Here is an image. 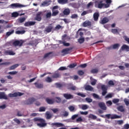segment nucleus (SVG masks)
Wrapping results in <instances>:
<instances>
[{
  "instance_id": "obj_1",
  "label": "nucleus",
  "mask_w": 129,
  "mask_h": 129,
  "mask_svg": "<svg viewBox=\"0 0 129 129\" xmlns=\"http://www.w3.org/2000/svg\"><path fill=\"white\" fill-rule=\"evenodd\" d=\"M34 121H39L41 123H38L37 125L40 127H45L47 125V123L45 122V121L44 119L36 117L33 119Z\"/></svg>"
},
{
  "instance_id": "obj_2",
  "label": "nucleus",
  "mask_w": 129,
  "mask_h": 129,
  "mask_svg": "<svg viewBox=\"0 0 129 129\" xmlns=\"http://www.w3.org/2000/svg\"><path fill=\"white\" fill-rule=\"evenodd\" d=\"M101 88L102 95V96H104L106 93H107V86H105V85H102L101 84H99L97 86V88Z\"/></svg>"
},
{
  "instance_id": "obj_3",
  "label": "nucleus",
  "mask_w": 129,
  "mask_h": 129,
  "mask_svg": "<svg viewBox=\"0 0 129 129\" xmlns=\"http://www.w3.org/2000/svg\"><path fill=\"white\" fill-rule=\"evenodd\" d=\"M103 3V1H98L95 2V7L98 9H105V4L102 3Z\"/></svg>"
},
{
  "instance_id": "obj_4",
  "label": "nucleus",
  "mask_w": 129,
  "mask_h": 129,
  "mask_svg": "<svg viewBox=\"0 0 129 129\" xmlns=\"http://www.w3.org/2000/svg\"><path fill=\"white\" fill-rule=\"evenodd\" d=\"M35 101H36V99L34 97H31L25 100L24 103L26 105H31V104H33Z\"/></svg>"
},
{
  "instance_id": "obj_5",
  "label": "nucleus",
  "mask_w": 129,
  "mask_h": 129,
  "mask_svg": "<svg viewBox=\"0 0 129 129\" xmlns=\"http://www.w3.org/2000/svg\"><path fill=\"white\" fill-rule=\"evenodd\" d=\"M106 117L108 118V119H109V118H111V119H115L116 118H120V116L117 115L116 114H107L105 115Z\"/></svg>"
},
{
  "instance_id": "obj_6",
  "label": "nucleus",
  "mask_w": 129,
  "mask_h": 129,
  "mask_svg": "<svg viewBox=\"0 0 129 129\" xmlns=\"http://www.w3.org/2000/svg\"><path fill=\"white\" fill-rule=\"evenodd\" d=\"M43 16L42 12H39L36 14V17L34 18L35 21H37V22H41L42 21V16Z\"/></svg>"
},
{
  "instance_id": "obj_7",
  "label": "nucleus",
  "mask_w": 129,
  "mask_h": 129,
  "mask_svg": "<svg viewBox=\"0 0 129 129\" xmlns=\"http://www.w3.org/2000/svg\"><path fill=\"white\" fill-rule=\"evenodd\" d=\"M71 50H73V47H69L63 49L61 51L62 56H65V55H67V54H69V51H71Z\"/></svg>"
},
{
  "instance_id": "obj_8",
  "label": "nucleus",
  "mask_w": 129,
  "mask_h": 129,
  "mask_svg": "<svg viewBox=\"0 0 129 129\" xmlns=\"http://www.w3.org/2000/svg\"><path fill=\"white\" fill-rule=\"evenodd\" d=\"M23 44H24V41L22 40H15L13 42V45L15 46V47H17V46L22 47L23 46Z\"/></svg>"
},
{
  "instance_id": "obj_9",
  "label": "nucleus",
  "mask_w": 129,
  "mask_h": 129,
  "mask_svg": "<svg viewBox=\"0 0 129 129\" xmlns=\"http://www.w3.org/2000/svg\"><path fill=\"white\" fill-rule=\"evenodd\" d=\"M24 94L21 92H16L13 94L10 93L9 94V97H17V96H22Z\"/></svg>"
},
{
  "instance_id": "obj_10",
  "label": "nucleus",
  "mask_w": 129,
  "mask_h": 129,
  "mask_svg": "<svg viewBox=\"0 0 129 129\" xmlns=\"http://www.w3.org/2000/svg\"><path fill=\"white\" fill-rule=\"evenodd\" d=\"M98 106L100 107L102 110H106L107 108L106 107V105L104 102H100L98 103Z\"/></svg>"
},
{
  "instance_id": "obj_11",
  "label": "nucleus",
  "mask_w": 129,
  "mask_h": 129,
  "mask_svg": "<svg viewBox=\"0 0 129 129\" xmlns=\"http://www.w3.org/2000/svg\"><path fill=\"white\" fill-rule=\"evenodd\" d=\"M63 96L66 99H73V98H74V96H73V95L68 93L63 94Z\"/></svg>"
},
{
  "instance_id": "obj_12",
  "label": "nucleus",
  "mask_w": 129,
  "mask_h": 129,
  "mask_svg": "<svg viewBox=\"0 0 129 129\" xmlns=\"http://www.w3.org/2000/svg\"><path fill=\"white\" fill-rule=\"evenodd\" d=\"M11 7H12L13 9H14V8H24V7H25V6H24L20 3H15V4H11Z\"/></svg>"
},
{
  "instance_id": "obj_13",
  "label": "nucleus",
  "mask_w": 129,
  "mask_h": 129,
  "mask_svg": "<svg viewBox=\"0 0 129 129\" xmlns=\"http://www.w3.org/2000/svg\"><path fill=\"white\" fill-rule=\"evenodd\" d=\"M91 22L89 20H86L83 23V27L86 28V27H91Z\"/></svg>"
},
{
  "instance_id": "obj_14",
  "label": "nucleus",
  "mask_w": 129,
  "mask_h": 129,
  "mask_svg": "<svg viewBox=\"0 0 129 129\" xmlns=\"http://www.w3.org/2000/svg\"><path fill=\"white\" fill-rule=\"evenodd\" d=\"M35 24H36V22H34V21L27 22L24 24V26L25 27H30V26H34Z\"/></svg>"
},
{
  "instance_id": "obj_15",
  "label": "nucleus",
  "mask_w": 129,
  "mask_h": 129,
  "mask_svg": "<svg viewBox=\"0 0 129 129\" xmlns=\"http://www.w3.org/2000/svg\"><path fill=\"white\" fill-rule=\"evenodd\" d=\"M45 101L48 103V104H54L55 101L53 99H49V98H46L45 99Z\"/></svg>"
},
{
  "instance_id": "obj_16",
  "label": "nucleus",
  "mask_w": 129,
  "mask_h": 129,
  "mask_svg": "<svg viewBox=\"0 0 129 129\" xmlns=\"http://www.w3.org/2000/svg\"><path fill=\"white\" fill-rule=\"evenodd\" d=\"M109 22V20L107 17H104L103 18L101 22H100V24H102V25H104V24H106V23H108Z\"/></svg>"
},
{
  "instance_id": "obj_17",
  "label": "nucleus",
  "mask_w": 129,
  "mask_h": 129,
  "mask_svg": "<svg viewBox=\"0 0 129 129\" xmlns=\"http://www.w3.org/2000/svg\"><path fill=\"white\" fill-rule=\"evenodd\" d=\"M105 1L106 3V4H105V9H107V8H109L112 1L111 0H105Z\"/></svg>"
},
{
  "instance_id": "obj_18",
  "label": "nucleus",
  "mask_w": 129,
  "mask_h": 129,
  "mask_svg": "<svg viewBox=\"0 0 129 129\" xmlns=\"http://www.w3.org/2000/svg\"><path fill=\"white\" fill-rule=\"evenodd\" d=\"M85 89L87 91H93V87L88 85L85 86Z\"/></svg>"
},
{
  "instance_id": "obj_19",
  "label": "nucleus",
  "mask_w": 129,
  "mask_h": 129,
  "mask_svg": "<svg viewBox=\"0 0 129 129\" xmlns=\"http://www.w3.org/2000/svg\"><path fill=\"white\" fill-rule=\"evenodd\" d=\"M51 125H52V126H55L56 127H60V126H63L64 124L61 123L54 122L51 123Z\"/></svg>"
},
{
  "instance_id": "obj_20",
  "label": "nucleus",
  "mask_w": 129,
  "mask_h": 129,
  "mask_svg": "<svg viewBox=\"0 0 129 129\" xmlns=\"http://www.w3.org/2000/svg\"><path fill=\"white\" fill-rule=\"evenodd\" d=\"M121 50H122V51L126 50L127 52H129V46L127 45L123 44L121 47Z\"/></svg>"
},
{
  "instance_id": "obj_21",
  "label": "nucleus",
  "mask_w": 129,
  "mask_h": 129,
  "mask_svg": "<svg viewBox=\"0 0 129 129\" xmlns=\"http://www.w3.org/2000/svg\"><path fill=\"white\" fill-rule=\"evenodd\" d=\"M0 99H8V97L4 92L0 93Z\"/></svg>"
},
{
  "instance_id": "obj_22",
  "label": "nucleus",
  "mask_w": 129,
  "mask_h": 129,
  "mask_svg": "<svg viewBox=\"0 0 129 129\" xmlns=\"http://www.w3.org/2000/svg\"><path fill=\"white\" fill-rule=\"evenodd\" d=\"M5 54L6 55H16V53L14 52L13 51H10V50H6L5 51Z\"/></svg>"
},
{
  "instance_id": "obj_23",
  "label": "nucleus",
  "mask_w": 129,
  "mask_h": 129,
  "mask_svg": "<svg viewBox=\"0 0 129 129\" xmlns=\"http://www.w3.org/2000/svg\"><path fill=\"white\" fill-rule=\"evenodd\" d=\"M93 18L94 21H98V18H99V14H98V13H95L93 15Z\"/></svg>"
},
{
  "instance_id": "obj_24",
  "label": "nucleus",
  "mask_w": 129,
  "mask_h": 129,
  "mask_svg": "<svg viewBox=\"0 0 129 129\" xmlns=\"http://www.w3.org/2000/svg\"><path fill=\"white\" fill-rule=\"evenodd\" d=\"M52 29H53V27L48 26L45 28L44 32H46V33H50Z\"/></svg>"
},
{
  "instance_id": "obj_25",
  "label": "nucleus",
  "mask_w": 129,
  "mask_h": 129,
  "mask_svg": "<svg viewBox=\"0 0 129 129\" xmlns=\"http://www.w3.org/2000/svg\"><path fill=\"white\" fill-rule=\"evenodd\" d=\"M19 66L20 64H14L10 67L9 70H15V69H16V68H17V67H19Z\"/></svg>"
},
{
  "instance_id": "obj_26",
  "label": "nucleus",
  "mask_w": 129,
  "mask_h": 129,
  "mask_svg": "<svg viewBox=\"0 0 129 129\" xmlns=\"http://www.w3.org/2000/svg\"><path fill=\"white\" fill-rule=\"evenodd\" d=\"M52 12V17H56V16L59 14V11L58 10H53Z\"/></svg>"
},
{
  "instance_id": "obj_27",
  "label": "nucleus",
  "mask_w": 129,
  "mask_h": 129,
  "mask_svg": "<svg viewBox=\"0 0 129 129\" xmlns=\"http://www.w3.org/2000/svg\"><path fill=\"white\" fill-rule=\"evenodd\" d=\"M34 85H35L36 87H37V88L41 89V88H43V87L42 84L35 83Z\"/></svg>"
},
{
  "instance_id": "obj_28",
  "label": "nucleus",
  "mask_w": 129,
  "mask_h": 129,
  "mask_svg": "<svg viewBox=\"0 0 129 129\" xmlns=\"http://www.w3.org/2000/svg\"><path fill=\"white\" fill-rule=\"evenodd\" d=\"M90 13H92V10H88L86 11H83L82 12V13L81 14V16H85L86 15H87V14H90Z\"/></svg>"
},
{
  "instance_id": "obj_29",
  "label": "nucleus",
  "mask_w": 129,
  "mask_h": 129,
  "mask_svg": "<svg viewBox=\"0 0 129 129\" xmlns=\"http://www.w3.org/2000/svg\"><path fill=\"white\" fill-rule=\"evenodd\" d=\"M25 33H26V31L25 30H18L15 32L16 35H23V34H25Z\"/></svg>"
},
{
  "instance_id": "obj_30",
  "label": "nucleus",
  "mask_w": 129,
  "mask_h": 129,
  "mask_svg": "<svg viewBox=\"0 0 129 129\" xmlns=\"http://www.w3.org/2000/svg\"><path fill=\"white\" fill-rule=\"evenodd\" d=\"M58 3L61 5H65V4L68 3V0H58Z\"/></svg>"
},
{
  "instance_id": "obj_31",
  "label": "nucleus",
  "mask_w": 129,
  "mask_h": 129,
  "mask_svg": "<svg viewBox=\"0 0 129 129\" xmlns=\"http://www.w3.org/2000/svg\"><path fill=\"white\" fill-rule=\"evenodd\" d=\"M19 15L20 14H19V13H18L17 12H15L12 14V17L13 18H18V17H19Z\"/></svg>"
},
{
  "instance_id": "obj_32",
  "label": "nucleus",
  "mask_w": 129,
  "mask_h": 129,
  "mask_svg": "<svg viewBox=\"0 0 129 129\" xmlns=\"http://www.w3.org/2000/svg\"><path fill=\"white\" fill-rule=\"evenodd\" d=\"M13 33H15V30H12L7 32L6 36L7 37H9V36H11V35H13Z\"/></svg>"
},
{
  "instance_id": "obj_33",
  "label": "nucleus",
  "mask_w": 129,
  "mask_h": 129,
  "mask_svg": "<svg viewBox=\"0 0 129 129\" xmlns=\"http://www.w3.org/2000/svg\"><path fill=\"white\" fill-rule=\"evenodd\" d=\"M117 109L118 111H120V112H124V108L123 106H119L117 107Z\"/></svg>"
},
{
  "instance_id": "obj_34",
  "label": "nucleus",
  "mask_w": 129,
  "mask_h": 129,
  "mask_svg": "<svg viewBox=\"0 0 129 129\" xmlns=\"http://www.w3.org/2000/svg\"><path fill=\"white\" fill-rule=\"evenodd\" d=\"M60 74H59V73H54L52 77V78H59V77H60Z\"/></svg>"
},
{
  "instance_id": "obj_35",
  "label": "nucleus",
  "mask_w": 129,
  "mask_h": 129,
  "mask_svg": "<svg viewBox=\"0 0 129 129\" xmlns=\"http://www.w3.org/2000/svg\"><path fill=\"white\" fill-rule=\"evenodd\" d=\"M85 41V38L84 37H81L78 39V42L80 44H82L83 43H84Z\"/></svg>"
},
{
  "instance_id": "obj_36",
  "label": "nucleus",
  "mask_w": 129,
  "mask_h": 129,
  "mask_svg": "<svg viewBox=\"0 0 129 129\" xmlns=\"http://www.w3.org/2000/svg\"><path fill=\"white\" fill-rule=\"evenodd\" d=\"M60 29H61V30L62 29H64V26H62L60 25H57L55 27V30H60Z\"/></svg>"
},
{
  "instance_id": "obj_37",
  "label": "nucleus",
  "mask_w": 129,
  "mask_h": 129,
  "mask_svg": "<svg viewBox=\"0 0 129 129\" xmlns=\"http://www.w3.org/2000/svg\"><path fill=\"white\" fill-rule=\"evenodd\" d=\"M39 112H43L44 111H46V107H40L39 109Z\"/></svg>"
},
{
  "instance_id": "obj_38",
  "label": "nucleus",
  "mask_w": 129,
  "mask_h": 129,
  "mask_svg": "<svg viewBox=\"0 0 129 129\" xmlns=\"http://www.w3.org/2000/svg\"><path fill=\"white\" fill-rule=\"evenodd\" d=\"M63 14L64 15L68 16V15H69V14H70V10L69 9H65L63 11Z\"/></svg>"
},
{
  "instance_id": "obj_39",
  "label": "nucleus",
  "mask_w": 129,
  "mask_h": 129,
  "mask_svg": "<svg viewBox=\"0 0 129 129\" xmlns=\"http://www.w3.org/2000/svg\"><path fill=\"white\" fill-rule=\"evenodd\" d=\"M88 108V105L86 104H83L82 105L81 109H83V110H86Z\"/></svg>"
},
{
  "instance_id": "obj_40",
  "label": "nucleus",
  "mask_w": 129,
  "mask_h": 129,
  "mask_svg": "<svg viewBox=\"0 0 129 129\" xmlns=\"http://www.w3.org/2000/svg\"><path fill=\"white\" fill-rule=\"evenodd\" d=\"M89 118H92V119H96L97 118V117L92 114H90L89 115Z\"/></svg>"
},
{
  "instance_id": "obj_41",
  "label": "nucleus",
  "mask_w": 129,
  "mask_h": 129,
  "mask_svg": "<svg viewBox=\"0 0 129 129\" xmlns=\"http://www.w3.org/2000/svg\"><path fill=\"white\" fill-rule=\"evenodd\" d=\"M55 99V102H56L57 103H60L61 101H62V100H61V98L59 97H56Z\"/></svg>"
},
{
  "instance_id": "obj_42",
  "label": "nucleus",
  "mask_w": 129,
  "mask_h": 129,
  "mask_svg": "<svg viewBox=\"0 0 129 129\" xmlns=\"http://www.w3.org/2000/svg\"><path fill=\"white\" fill-rule=\"evenodd\" d=\"M70 5L74 9H77L78 8V5L76 3H71Z\"/></svg>"
},
{
  "instance_id": "obj_43",
  "label": "nucleus",
  "mask_w": 129,
  "mask_h": 129,
  "mask_svg": "<svg viewBox=\"0 0 129 129\" xmlns=\"http://www.w3.org/2000/svg\"><path fill=\"white\" fill-rule=\"evenodd\" d=\"M119 47V44L116 43L112 45V48L114 49H118Z\"/></svg>"
},
{
  "instance_id": "obj_44",
  "label": "nucleus",
  "mask_w": 129,
  "mask_h": 129,
  "mask_svg": "<svg viewBox=\"0 0 129 129\" xmlns=\"http://www.w3.org/2000/svg\"><path fill=\"white\" fill-rule=\"evenodd\" d=\"M52 17V13H51V11H49V12L47 13L46 15V18L47 19H49Z\"/></svg>"
},
{
  "instance_id": "obj_45",
  "label": "nucleus",
  "mask_w": 129,
  "mask_h": 129,
  "mask_svg": "<svg viewBox=\"0 0 129 129\" xmlns=\"http://www.w3.org/2000/svg\"><path fill=\"white\" fill-rule=\"evenodd\" d=\"M91 73H93V74L98 73V70L97 69H93L91 71Z\"/></svg>"
},
{
  "instance_id": "obj_46",
  "label": "nucleus",
  "mask_w": 129,
  "mask_h": 129,
  "mask_svg": "<svg viewBox=\"0 0 129 129\" xmlns=\"http://www.w3.org/2000/svg\"><path fill=\"white\" fill-rule=\"evenodd\" d=\"M52 53H53V52H52L47 53L45 54H44L43 58L45 59V58L49 57V56H50V55H51V54H52Z\"/></svg>"
},
{
  "instance_id": "obj_47",
  "label": "nucleus",
  "mask_w": 129,
  "mask_h": 129,
  "mask_svg": "<svg viewBox=\"0 0 129 129\" xmlns=\"http://www.w3.org/2000/svg\"><path fill=\"white\" fill-rule=\"evenodd\" d=\"M111 33H113V34H117L118 33V30L116 29H112L111 30Z\"/></svg>"
},
{
  "instance_id": "obj_48",
  "label": "nucleus",
  "mask_w": 129,
  "mask_h": 129,
  "mask_svg": "<svg viewBox=\"0 0 129 129\" xmlns=\"http://www.w3.org/2000/svg\"><path fill=\"white\" fill-rule=\"evenodd\" d=\"M78 74L80 75V76H82L84 74V72L82 70H79L78 72Z\"/></svg>"
},
{
  "instance_id": "obj_49",
  "label": "nucleus",
  "mask_w": 129,
  "mask_h": 129,
  "mask_svg": "<svg viewBox=\"0 0 129 129\" xmlns=\"http://www.w3.org/2000/svg\"><path fill=\"white\" fill-rule=\"evenodd\" d=\"M106 104L107 106H110L111 105H112V102H111V101H107L106 102Z\"/></svg>"
},
{
  "instance_id": "obj_50",
  "label": "nucleus",
  "mask_w": 129,
  "mask_h": 129,
  "mask_svg": "<svg viewBox=\"0 0 129 129\" xmlns=\"http://www.w3.org/2000/svg\"><path fill=\"white\" fill-rule=\"evenodd\" d=\"M45 81L48 83L52 82V79H51V78L49 77H47L45 79Z\"/></svg>"
},
{
  "instance_id": "obj_51",
  "label": "nucleus",
  "mask_w": 129,
  "mask_h": 129,
  "mask_svg": "<svg viewBox=\"0 0 129 129\" xmlns=\"http://www.w3.org/2000/svg\"><path fill=\"white\" fill-rule=\"evenodd\" d=\"M85 100L87 102H88V103H90V102H92V99L90 98H86L85 99Z\"/></svg>"
},
{
  "instance_id": "obj_52",
  "label": "nucleus",
  "mask_w": 129,
  "mask_h": 129,
  "mask_svg": "<svg viewBox=\"0 0 129 129\" xmlns=\"http://www.w3.org/2000/svg\"><path fill=\"white\" fill-rule=\"evenodd\" d=\"M69 109L70 110V111H74V110L75 109V107L73 106H70L69 107Z\"/></svg>"
},
{
  "instance_id": "obj_53",
  "label": "nucleus",
  "mask_w": 129,
  "mask_h": 129,
  "mask_svg": "<svg viewBox=\"0 0 129 129\" xmlns=\"http://www.w3.org/2000/svg\"><path fill=\"white\" fill-rule=\"evenodd\" d=\"M18 73V72L17 71H13V72H10L8 73L9 74H10V75H15Z\"/></svg>"
},
{
  "instance_id": "obj_54",
  "label": "nucleus",
  "mask_w": 129,
  "mask_h": 129,
  "mask_svg": "<svg viewBox=\"0 0 129 129\" xmlns=\"http://www.w3.org/2000/svg\"><path fill=\"white\" fill-rule=\"evenodd\" d=\"M112 97V94L111 93H109L105 97V98H111Z\"/></svg>"
},
{
  "instance_id": "obj_55",
  "label": "nucleus",
  "mask_w": 129,
  "mask_h": 129,
  "mask_svg": "<svg viewBox=\"0 0 129 129\" xmlns=\"http://www.w3.org/2000/svg\"><path fill=\"white\" fill-rule=\"evenodd\" d=\"M71 18V19H77V18H78V15H77V14H73Z\"/></svg>"
},
{
  "instance_id": "obj_56",
  "label": "nucleus",
  "mask_w": 129,
  "mask_h": 129,
  "mask_svg": "<svg viewBox=\"0 0 129 129\" xmlns=\"http://www.w3.org/2000/svg\"><path fill=\"white\" fill-rule=\"evenodd\" d=\"M76 94L77 95H79V96H81V97H85L86 96V95L81 93H77Z\"/></svg>"
},
{
  "instance_id": "obj_57",
  "label": "nucleus",
  "mask_w": 129,
  "mask_h": 129,
  "mask_svg": "<svg viewBox=\"0 0 129 129\" xmlns=\"http://www.w3.org/2000/svg\"><path fill=\"white\" fill-rule=\"evenodd\" d=\"M14 121L18 124H20V123H21V121H20V120H19L18 118H14Z\"/></svg>"
},
{
  "instance_id": "obj_58",
  "label": "nucleus",
  "mask_w": 129,
  "mask_h": 129,
  "mask_svg": "<svg viewBox=\"0 0 129 129\" xmlns=\"http://www.w3.org/2000/svg\"><path fill=\"white\" fill-rule=\"evenodd\" d=\"M17 116H22L23 114H22V112L20 111L17 110Z\"/></svg>"
},
{
  "instance_id": "obj_59",
  "label": "nucleus",
  "mask_w": 129,
  "mask_h": 129,
  "mask_svg": "<svg viewBox=\"0 0 129 129\" xmlns=\"http://www.w3.org/2000/svg\"><path fill=\"white\" fill-rule=\"evenodd\" d=\"M25 21H26V18H25V17L23 18H21L19 19V22L20 23H24V22H25Z\"/></svg>"
},
{
  "instance_id": "obj_60",
  "label": "nucleus",
  "mask_w": 129,
  "mask_h": 129,
  "mask_svg": "<svg viewBox=\"0 0 129 129\" xmlns=\"http://www.w3.org/2000/svg\"><path fill=\"white\" fill-rule=\"evenodd\" d=\"M124 102L125 103V104L128 106V105H129V100L126 99H124Z\"/></svg>"
},
{
  "instance_id": "obj_61",
  "label": "nucleus",
  "mask_w": 129,
  "mask_h": 129,
  "mask_svg": "<svg viewBox=\"0 0 129 129\" xmlns=\"http://www.w3.org/2000/svg\"><path fill=\"white\" fill-rule=\"evenodd\" d=\"M112 102L113 103H117L118 102H119V99H114L112 100Z\"/></svg>"
},
{
  "instance_id": "obj_62",
  "label": "nucleus",
  "mask_w": 129,
  "mask_h": 129,
  "mask_svg": "<svg viewBox=\"0 0 129 129\" xmlns=\"http://www.w3.org/2000/svg\"><path fill=\"white\" fill-rule=\"evenodd\" d=\"M93 6V2H90L87 6V8H89L91 7H92Z\"/></svg>"
},
{
  "instance_id": "obj_63",
  "label": "nucleus",
  "mask_w": 129,
  "mask_h": 129,
  "mask_svg": "<svg viewBox=\"0 0 129 129\" xmlns=\"http://www.w3.org/2000/svg\"><path fill=\"white\" fill-rule=\"evenodd\" d=\"M77 64H74V63H73V64H71L69 66V67L70 68H74V67H76V66H77Z\"/></svg>"
},
{
  "instance_id": "obj_64",
  "label": "nucleus",
  "mask_w": 129,
  "mask_h": 129,
  "mask_svg": "<svg viewBox=\"0 0 129 129\" xmlns=\"http://www.w3.org/2000/svg\"><path fill=\"white\" fill-rule=\"evenodd\" d=\"M83 119L81 117H79L76 119V122H79L80 121H82Z\"/></svg>"
}]
</instances>
